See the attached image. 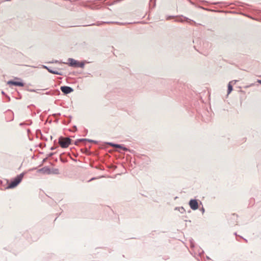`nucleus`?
Masks as SVG:
<instances>
[{"mask_svg": "<svg viewBox=\"0 0 261 261\" xmlns=\"http://www.w3.org/2000/svg\"><path fill=\"white\" fill-rule=\"evenodd\" d=\"M8 84L13 85L15 86H21V87L23 86V84L22 83L19 82L9 81L8 82Z\"/></svg>", "mask_w": 261, "mask_h": 261, "instance_id": "obj_6", "label": "nucleus"}, {"mask_svg": "<svg viewBox=\"0 0 261 261\" xmlns=\"http://www.w3.org/2000/svg\"><path fill=\"white\" fill-rule=\"evenodd\" d=\"M69 64L70 66H74V67H78L79 66V63L75 60L74 59L69 58L68 59Z\"/></svg>", "mask_w": 261, "mask_h": 261, "instance_id": "obj_5", "label": "nucleus"}, {"mask_svg": "<svg viewBox=\"0 0 261 261\" xmlns=\"http://www.w3.org/2000/svg\"><path fill=\"white\" fill-rule=\"evenodd\" d=\"M39 172H42L43 173H50V171L47 168H43L41 169H40L38 170Z\"/></svg>", "mask_w": 261, "mask_h": 261, "instance_id": "obj_7", "label": "nucleus"}, {"mask_svg": "<svg viewBox=\"0 0 261 261\" xmlns=\"http://www.w3.org/2000/svg\"><path fill=\"white\" fill-rule=\"evenodd\" d=\"M111 145L112 146H114L116 148H121V146L120 145H118V144H111Z\"/></svg>", "mask_w": 261, "mask_h": 261, "instance_id": "obj_10", "label": "nucleus"}, {"mask_svg": "<svg viewBox=\"0 0 261 261\" xmlns=\"http://www.w3.org/2000/svg\"><path fill=\"white\" fill-rule=\"evenodd\" d=\"M23 177V174L21 173L17 175L8 185V188L12 189L16 187L22 180Z\"/></svg>", "mask_w": 261, "mask_h": 261, "instance_id": "obj_1", "label": "nucleus"}, {"mask_svg": "<svg viewBox=\"0 0 261 261\" xmlns=\"http://www.w3.org/2000/svg\"><path fill=\"white\" fill-rule=\"evenodd\" d=\"M61 91L65 94H68L73 91V89L68 86H62L61 87Z\"/></svg>", "mask_w": 261, "mask_h": 261, "instance_id": "obj_4", "label": "nucleus"}, {"mask_svg": "<svg viewBox=\"0 0 261 261\" xmlns=\"http://www.w3.org/2000/svg\"><path fill=\"white\" fill-rule=\"evenodd\" d=\"M71 140L69 138L60 137L59 139V144L62 148H67L71 144Z\"/></svg>", "mask_w": 261, "mask_h": 261, "instance_id": "obj_2", "label": "nucleus"}, {"mask_svg": "<svg viewBox=\"0 0 261 261\" xmlns=\"http://www.w3.org/2000/svg\"><path fill=\"white\" fill-rule=\"evenodd\" d=\"M258 82L259 83L261 84V80H258Z\"/></svg>", "mask_w": 261, "mask_h": 261, "instance_id": "obj_11", "label": "nucleus"}, {"mask_svg": "<svg viewBox=\"0 0 261 261\" xmlns=\"http://www.w3.org/2000/svg\"><path fill=\"white\" fill-rule=\"evenodd\" d=\"M48 70L49 72L51 73H54V74H59L60 75L61 74L60 73H59L58 71H55V70H51V69H48Z\"/></svg>", "mask_w": 261, "mask_h": 261, "instance_id": "obj_9", "label": "nucleus"}, {"mask_svg": "<svg viewBox=\"0 0 261 261\" xmlns=\"http://www.w3.org/2000/svg\"><path fill=\"white\" fill-rule=\"evenodd\" d=\"M189 205L193 210H196L198 208V204L196 200H191L189 202Z\"/></svg>", "mask_w": 261, "mask_h": 261, "instance_id": "obj_3", "label": "nucleus"}, {"mask_svg": "<svg viewBox=\"0 0 261 261\" xmlns=\"http://www.w3.org/2000/svg\"><path fill=\"white\" fill-rule=\"evenodd\" d=\"M232 90V86L229 83L228 85V94H229Z\"/></svg>", "mask_w": 261, "mask_h": 261, "instance_id": "obj_8", "label": "nucleus"}]
</instances>
